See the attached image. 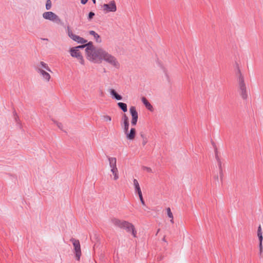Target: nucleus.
I'll return each instance as SVG.
<instances>
[{
	"label": "nucleus",
	"mask_w": 263,
	"mask_h": 263,
	"mask_svg": "<svg viewBox=\"0 0 263 263\" xmlns=\"http://www.w3.org/2000/svg\"><path fill=\"white\" fill-rule=\"evenodd\" d=\"M106 52L104 48L95 46L91 42L86 50V59L93 63H101Z\"/></svg>",
	"instance_id": "nucleus-1"
},
{
	"label": "nucleus",
	"mask_w": 263,
	"mask_h": 263,
	"mask_svg": "<svg viewBox=\"0 0 263 263\" xmlns=\"http://www.w3.org/2000/svg\"><path fill=\"white\" fill-rule=\"evenodd\" d=\"M36 69L37 72L44 82L48 83L50 81L51 76L49 72L51 73L52 71L47 64L44 62H40L37 65Z\"/></svg>",
	"instance_id": "nucleus-2"
},
{
	"label": "nucleus",
	"mask_w": 263,
	"mask_h": 263,
	"mask_svg": "<svg viewBox=\"0 0 263 263\" xmlns=\"http://www.w3.org/2000/svg\"><path fill=\"white\" fill-rule=\"evenodd\" d=\"M103 61L115 69H119L121 65L118 59L106 51Z\"/></svg>",
	"instance_id": "nucleus-3"
},
{
	"label": "nucleus",
	"mask_w": 263,
	"mask_h": 263,
	"mask_svg": "<svg viewBox=\"0 0 263 263\" xmlns=\"http://www.w3.org/2000/svg\"><path fill=\"white\" fill-rule=\"evenodd\" d=\"M103 61L115 69H119L121 65L118 59L106 51Z\"/></svg>",
	"instance_id": "nucleus-4"
},
{
	"label": "nucleus",
	"mask_w": 263,
	"mask_h": 263,
	"mask_svg": "<svg viewBox=\"0 0 263 263\" xmlns=\"http://www.w3.org/2000/svg\"><path fill=\"white\" fill-rule=\"evenodd\" d=\"M112 179L116 180L119 179L118 170L117 167V159L115 157H109L108 158Z\"/></svg>",
	"instance_id": "nucleus-5"
},
{
	"label": "nucleus",
	"mask_w": 263,
	"mask_h": 263,
	"mask_svg": "<svg viewBox=\"0 0 263 263\" xmlns=\"http://www.w3.org/2000/svg\"><path fill=\"white\" fill-rule=\"evenodd\" d=\"M237 82L240 95L243 99H246L248 97L246 86L244 82L243 77L240 72L237 78Z\"/></svg>",
	"instance_id": "nucleus-6"
},
{
	"label": "nucleus",
	"mask_w": 263,
	"mask_h": 263,
	"mask_svg": "<svg viewBox=\"0 0 263 263\" xmlns=\"http://www.w3.org/2000/svg\"><path fill=\"white\" fill-rule=\"evenodd\" d=\"M66 32L68 36L73 41L77 42L79 44H85L87 42V41L84 38L77 35L73 33V31L69 26H67L66 28Z\"/></svg>",
	"instance_id": "nucleus-7"
},
{
	"label": "nucleus",
	"mask_w": 263,
	"mask_h": 263,
	"mask_svg": "<svg viewBox=\"0 0 263 263\" xmlns=\"http://www.w3.org/2000/svg\"><path fill=\"white\" fill-rule=\"evenodd\" d=\"M70 241L73 245V252L75 254L76 258L77 260H79L82 254L80 242L79 240L74 238L71 239Z\"/></svg>",
	"instance_id": "nucleus-8"
},
{
	"label": "nucleus",
	"mask_w": 263,
	"mask_h": 263,
	"mask_svg": "<svg viewBox=\"0 0 263 263\" xmlns=\"http://www.w3.org/2000/svg\"><path fill=\"white\" fill-rule=\"evenodd\" d=\"M43 17L46 20L55 22L58 24L61 23L60 18L54 13L51 11H47L43 13Z\"/></svg>",
	"instance_id": "nucleus-9"
},
{
	"label": "nucleus",
	"mask_w": 263,
	"mask_h": 263,
	"mask_svg": "<svg viewBox=\"0 0 263 263\" xmlns=\"http://www.w3.org/2000/svg\"><path fill=\"white\" fill-rule=\"evenodd\" d=\"M69 52L70 55L74 58H76L77 60L80 62L82 65H84L85 61L80 51L79 50L77 49V48L72 47L69 50Z\"/></svg>",
	"instance_id": "nucleus-10"
},
{
	"label": "nucleus",
	"mask_w": 263,
	"mask_h": 263,
	"mask_svg": "<svg viewBox=\"0 0 263 263\" xmlns=\"http://www.w3.org/2000/svg\"><path fill=\"white\" fill-rule=\"evenodd\" d=\"M104 13L115 12L117 11V6L114 1H111L108 4H104L102 6Z\"/></svg>",
	"instance_id": "nucleus-11"
},
{
	"label": "nucleus",
	"mask_w": 263,
	"mask_h": 263,
	"mask_svg": "<svg viewBox=\"0 0 263 263\" xmlns=\"http://www.w3.org/2000/svg\"><path fill=\"white\" fill-rule=\"evenodd\" d=\"M122 229H124L127 232L131 233L134 237H137V231L134 226L128 221L125 220Z\"/></svg>",
	"instance_id": "nucleus-12"
},
{
	"label": "nucleus",
	"mask_w": 263,
	"mask_h": 263,
	"mask_svg": "<svg viewBox=\"0 0 263 263\" xmlns=\"http://www.w3.org/2000/svg\"><path fill=\"white\" fill-rule=\"evenodd\" d=\"M123 131L126 139L130 141L135 140L136 136V130L135 128H131L130 129L128 128L124 129Z\"/></svg>",
	"instance_id": "nucleus-13"
},
{
	"label": "nucleus",
	"mask_w": 263,
	"mask_h": 263,
	"mask_svg": "<svg viewBox=\"0 0 263 263\" xmlns=\"http://www.w3.org/2000/svg\"><path fill=\"white\" fill-rule=\"evenodd\" d=\"M129 112L132 116L131 124L135 126L137 123L138 119V114L135 106H131L129 108Z\"/></svg>",
	"instance_id": "nucleus-14"
},
{
	"label": "nucleus",
	"mask_w": 263,
	"mask_h": 263,
	"mask_svg": "<svg viewBox=\"0 0 263 263\" xmlns=\"http://www.w3.org/2000/svg\"><path fill=\"white\" fill-rule=\"evenodd\" d=\"M125 220H124L120 219L118 218L115 217L112 218L110 219V222L112 224L121 229L123 227V224L125 222Z\"/></svg>",
	"instance_id": "nucleus-15"
},
{
	"label": "nucleus",
	"mask_w": 263,
	"mask_h": 263,
	"mask_svg": "<svg viewBox=\"0 0 263 263\" xmlns=\"http://www.w3.org/2000/svg\"><path fill=\"white\" fill-rule=\"evenodd\" d=\"M257 236L259 239V253L261 254L262 252L263 248H262V240H263V236H262V232L261 230V228L260 226H259L257 230Z\"/></svg>",
	"instance_id": "nucleus-16"
},
{
	"label": "nucleus",
	"mask_w": 263,
	"mask_h": 263,
	"mask_svg": "<svg viewBox=\"0 0 263 263\" xmlns=\"http://www.w3.org/2000/svg\"><path fill=\"white\" fill-rule=\"evenodd\" d=\"M109 92L112 98L115 99L117 100H121L122 99V97L119 95L117 91L114 89H110L109 90Z\"/></svg>",
	"instance_id": "nucleus-17"
},
{
	"label": "nucleus",
	"mask_w": 263,
	"mask_h": 263,
	"mask_svg": "<svg viewBox=\"0 0 263 263\" xmlns=\"http://www.w3.org/2000/svg\"><path fill=\"white\" fill-rule=\"evenodd\" d=\"M122 127L123 130L127 129L129 128V124L128 121V118L127 116L124 114L122 118Z\"/></svg>",
	"instance_id": "nucleus-18"
},
{
	"label": "nucleus",
	"mask_w": 263,
	"mask_h": 263,
	"mask_svg": "<svg viewBox=\"0 0 263 263\" xmlns=\"http://www.w3.org/2000/svg\"><path fill=\"white\" fill-rule=\"evenodd\" d=\"M142 103L144 104L145 107L150 111L153 110V106L151 104V103L148 101V100L145 97H142L141 99Z\"/></svg>",
	"instance_id": "nucleus-19"
},
{
	"label": "nucleus",
	"mask_w": 263,
	"mask_h": 263,
	"mask_svg": "<svg viewBox=\"0 0 263 263\" xmlns=\"http://www.w3.org/2000/svg\"><path fill=\"white\" fill-rule=\"evenodd\" d=\"M89 34L94 37L95 39L96 40V41L97 43H100L101 42V39L100 38V35L98 33H97L95 31H92V30L90 31Z\"/></svg>",
	"instance_id": "nucleus-20"
},
{
	"label": "nucleus",
	"mask_w": 263,
	"mask_h": 263,
	"mask_svg": "<svg viewBox=\"0 0 263 263\" xmlns=\"http://www.w3.org/2000/svg\"><path fill=\"white\" fill-rule=\"evenodd\" d=\"M134 187L135 192H137L139 196H141L142 195V192L140 187V185L138 182H134Z\"/></svg>",
	"instance_id": "nucleus-21"
},
{
	"label": "nucleus",
	"mask_w": 263,
	"mask_h": 263,
	"mask_svg": "<svg viewBox=\"0 0 263 263\" xmlns=\"http://www.w3.org/2000/svg\"><path fill=\"white\" fill-rule=\"evenodd\" d=\"M166 212L167 216L170 218V221L172 223H174V217L173 213L171 212V209L170 208H167L166 209Z\"/></svg>",
	"instance_id": "nucleus-22"
},
{
	"label": "nucleus",
	"mask_w": 263,
	"mask_h": 263,
	"mask_svg": "<svg viewBox=\"0 0 263 263\" xmlns=\"http://www.w3.org/2000/svg\"><path fill=\"white\" fill-rule=\"evenodd\" d=\"M117 104L123 112H126L127 111V105L125 103L119 102Z\"/></svg>",
	"instance_id": "nucleus-23"
},
{
	"label": "nucleus",
	"mask_w": 263,
	"mask_h": 263,
	"mask_svg": "<svg viewBox=\"0 0 263 263\" xmlns=\"http://www.w3.org/2000/svg\"><path fill=\"white\" fill-rule=\"evenodd\" d=\"M102 119L104 122H108V123L110 122L112 120L111 116L107 115L103 116Z\"/></svg>",
	"instance_id": "nucleus-24"
},
{
	"label": "nucleus",
	"mask_w": 263,
	"mask_h": 263,
	"mask_svg": "<svg viewBox=\"0 0 263 263\" xmlns=\"http://www.w3.org/2000/svg\"><path fill=\"white\" fill-rule=\"evenodd\" d=\"M88 45H89V42L88 43H85L84 45H80L77 47H75L74 48H77L78 50H79L80 48H85V53L86 54V50L87 48L88 47Z\"/></svg>",
	"instance_id": "nucleus-25"
},
{
	"label": "nucleus",
	"mask_w": 263,
	"mask_h": 263,
	"mask_svg": "<svg viewBox=\"0 0 263 263\" xmlns=\"http://www.w3.org/2000/svg\"><path fill=\"white\" fill-rule=\"evenodd\" d=\"M53 122L54 124H55L59 128L62 130L63 129L64 126L62 123L59 122L55 120H53Z\"/></svg>",
	"instance_id": "nucleus-26"
},
{
	"label": "nucleus",
	"mask_w": 263,
	"mask_h": 263,
	"mask_svg": "<svg viewBox=\"0 0 263 263\" xmlns=\"http://www.w3.org/2000/svg\"><path fill=\"white\" fill-rule=\"evenodd\" d=\"M52 6L51 1L50 0H47L46 3V9L48 10H50Z\"/></svg>",
	"instance_id": "nucleus-27"
},
{
	"label": "nucleus",
	"mask_w": 263,
	"mask_h": 263,
	"mask_svg": "<svg viewBox=\"0 0 263 263\" xmlns=\"http://www.w3.org/2000/svg\"><path fill=\"white\" fill-rule=\"evenodd\" d=\"M143 171L146 172H148V173H152V170L151 168L150 167H146V166H144L143 167Z\"/></svg>",
	"instance_id": "nucleus-28"
},
{
	"label": "nucleus",
	"mask_w": 263,
	"mask_h": 263,
	"mask_svg": "<svg viewBox=\"0 0 263 263\" xmlns=\"http://www.w3.org/2000/svg\"><path fill=\"white\" fill-rule=\"evenodd\" d=\"M95 16V13L92 12H90L88 14V20H90Z\"/></svg>",
	"instance_id": "nucleus-29"
},
{
	"label": "nucleus",
	"mask_w": 263,
	"mask_h": 263,
	"mask_svg": "<svg viewBox=\"0 0 263 263\" xmlns=\"http://www.w3.org/2000/svg\"><path fill=\"white\" fill-rule=\"evenodd\" d=\"M139 198H140V200L141 202V203L143 204V205H144L145 203H144V201L143 200V197H142V195L141 196H139Z\"/></svg>",
	"instance_id": "nucleus-30"
},
{
	"label": "nucleus",
	"mask_w": 263,
	"mask_h": 263,
	"mask_svg": "<svg viewBox=\"0 0 263 263\" xmlns=\"http://www.w3.org/2000/svg\"><path fill=\"white\" fill-rule=\"evenodd\" d=\"M88 0H81V3L83 4H85Z\"/></svg>",
	"instance_id": "nucleus-31"
},
{
	"label": "nucleus",
	"mask_w": 263,
	"mask_h": 263,
	"mask_svg": "<svg viewBox=\"0 0 263 263\" xmlns=\"http://www.w3.org/2000/svg\"><path fill=\"white\" fill-rule=\"evenodd\" d=\"M146 142H147V141L146 140L143 141V145L145 144Z\"/></svg>",
	"instance_id": "nucleus-32"
},
{
	"label": "nucleus",
	"mask_w": 263,
	"mask_h": 263,
	"mask_svg": "<svg viewBox=\"0 0 263 263\" xmlns=\"http://www.w3.org/2000/svg\"><path fill=\"white\" fill-rule=\"evenodd\" d=\"M92 2H93V3L94 4H96V0H92Z\"/></svg>",
	"instance_id": "nucleus-33"
}]
</instances>
